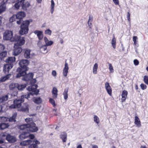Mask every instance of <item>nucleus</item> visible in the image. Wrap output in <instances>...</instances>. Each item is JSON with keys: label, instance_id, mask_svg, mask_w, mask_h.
Returning <instances> with one entry per match:
<instances>
[{"label": "nucleus", "instance_id": "obj_57", "mask_svg": "<svg viewBox=\"0 0 148 148\" xmlns=\"http://www.w3.org/2000/svg\"><path fill=\"white\" fill-rule=\"evenodd\" d=\"M19 20L18 21H17L16 23L18 25H20L21 23L24 21H23V20L22 19H18Z\"/></svg>", "mask_w": 148, "mask_h": 148}, {"label": "nucleus", "instance_id": "obj_37", "mask_svg": "<svg viewBox=\"0 0 148 148\" xmlns=\"http://www.w3.org/2000/svg\"><path fill=\"white\" fill-rule=\"evenodd\" d=\"M38 47H40V49L41 51H44L46 50L47 49V46H46L45 45L40 46L38 44Z\"/></svg>", "mask_w": 148, "mask_h": 148}, {"label": "nucleus", "instance_id": "obj_51", "mask_svg": "<svg viewBox=\"0 0 148 148\" xmlns=\"http://www.w3.org/2000/svg\"><path fill=\"white\" fill-rule=\"evenodd\" d=\"M5 47L3 45L0 44V52L3 51Z\"/></svg>", "mask_w": 148, "mask_h": 148}, {"label": "nucleus", "instance_id": "obj_54", "mask_svg": "<svg viewBox=\"0 0 148 148\" xmlns=\"http://www.w3.org/2000/svg\"><path fill=\"white\" fill-rule=\"evenodd\" d=\"M16 105L14 103L13 104H12L9 106V107L12 109H14L17 108V107H16Z\"/></svg>", "mask_w": 148, "mask_h": 148}, {"label": "nucleus", "instance_id": "obj_38", "mask_svg": "<svg viewBox=\"0 0 148 148\" xmlns=\"http://www.w3.org/2000/svg\"><path fill=\"white\" fill-rule=\"evenodd\" d=\"M21 37L17 35H15L14 37H12V41L17 42Z\"/></svg>", "mask_w": 148, "mask_h": 148}, {"label": "nucleus", "instance_id": "obj_49", "mask_svg": "<svg viewBox=\"0 0 148 148\" xmlns=\"http://www.w3.org/2000/svg\"><path fill=\"white\" fill-rule=\"evenodd\" d=\"M1 119L3 121H8V118L7 117L2 116L1 117Z\"/></svg>", "mask_w": 148, "mask_h": 148}, {"label": "nucleus", "instance_id": "obj_27", "mask_svg": "<svg viewBox=\"0 0 148 148\" xmlns=\"http://www.w3.org/2000/svg\"><path fill=\"white\" fill-rule=\"evenodd\" d=\"M32 143V140H28L22 141L20 143V145H21L25 146L31 144Z\"/></svg>", "mask_w": 148, "mask_h": 148}, {"label": "nucleus", "instance_id": "obj_31", "mask_svg": "<svg viewBox=\"0 0 148 148\" xmlns=\"http://www.w3.org/2000/svg\"><path fill=\"white\" fill-rule=\"evenodd\" d=\"M27 86L26 84H19L17 86V89L19 90H22L24 89Z\"/></svg>", "mask_w": 148, "mask_h": 148}, {"label": "nucleus", "instance_id": "obj_26", "mask_svg": "<svg viewBox=\"0 0 148 148\" xmlns=\"http://www.w3.org/2000/svg\"><path fill=\"white\" fill-rule=\"evenodd\" d=\"M6 75L1 77L0 78V82H3L5 81L7 79H8L10 78V76H11V74H6Z\"/></svg>", "mask_w": 148, "mask_h": 148}, {"label": "nucleus", "instance_id": "obj_23", "mask_svg": "<svg viewBox=\"0 0 148 148\" xmlns=\"http://www.w3.org/2000/svg\"><path fill=\"white\" fill-rule=\"evenodd\" d=\"M134 123L136 125L137 127H139L141 125L140 121L138 117L136 116L135 117Z\"/></svg>", "mask_w": 148, "mask_h": 148}, {"label": "nucleus", "instance_id": "obj_46", "mask_svg": "<svg viewBox=\"0 0 148 148\" xmlns=\"http://www.w3.org/2000/svg\"><path fill=\"white\" fill-rule=\"evenodd\" d=\"M53 42L52 41H48L46 43H45V45L46 46H51L53 44Z\"/></svg>", "mask_w": 148, "mask_h": 148}, {"label": "nucleus", "instance_id": "obj_24", "mask_svg": "<svg viewBox=\"0 0 148 148\" xmlns=\"http://www.w3.org/2000/svg\"><path fill=\"white\" fill-rule=\"evenodd\" d=\"M58 91L57 89L56 88L54 87L53 88L52 93L53 94V97L54 99H56L57 98Z\"/></svg>", "mask_w": 148, "mask_h": 148}, {"label": "nucleus", "instance_id": "obj_61", "mask_svg": "<svg viewBox=\"0 0 148 148\" xmlns=\"http://www.w3.org/2000/svg\"><path fill=\"white\" fill-rule=\"evenodd\" d=\"M113 1L115 4L117 5L119 4V1L118 0H113Z\"/></svg>", "mask_w": 148, "mask_h": 148}, {"label": "nucleus", "instance_id": "obj_3", "mask_svg": "<svg viewBox=\"0 0 148 148\" xmlns=\"http://www.w3.org/2000/svg\"><path fill=\"white\" fill-rule=\"evenodd\" d=\"M30 3L27 1L26 0H21L18 2L14 5L15 7L18 9L21 8V9L25 11L27 10V8L30 6Z\"/></svg>", "mask_w": 148, "mask_h": 148}, {"label": "nucleus", "instance_id": "obj_36", "mask_svg": "<svg viewBox=\"0 0 148 148\" xmlns=\"http://www.w3.org/2000/svg\"><path fill=\"white\" fill-rule=\"evenodd\" d=\"M51 12L52 14H53L54 11V7L55 6V3L53 0H51Z\"/></svg>", "mask_w": 148, "mask_h": 148}, {"label": "nucleus", "instance_id": "obj_47", "mask_svg": "<svg viewBox=\"0 0 148 148\" xmlns=\"http://www.w3.org/2000/svg\"><path fill=\"white\" fill-rule=\"evenodd\" d=\"M49 102H50L53 106H55V101L52 99L50 98L49 99Z\"/></svg>", "mask_w": 148, "mask_h": 148}, {"label": "nucleus", "instance_id": "obj_22", "mask_svg": "<svg viewBox=\"0 0 148 148\" xmlns=\"http://www.w3.org/2000/svg\"><path fill=\"white\" fill-rule=\"evenodd\" d=\"M18 85V83H12L10 84L9 86V89L10 90L17 89V86Z\"/></svg>", "mask_w": 148, "mask_h": 148}, {"label": "nucleus", "instance_id": "obj_39", "mask_svg": "<svg viewBox=\"0 0 148 148\" xmlns=\"http://www.w3.org/2000/svg\"><path fill=\"white\" fill-rule=\"evenodd\" d=\"M6 7L5 6L2 4L0 5V14L2 12L5 11V10Z\"/></svg>", "mask_w": 148, "mask_h": 148}, {"label": "nucleus", "instance_id": "obj_16", "mask_svg": "<svg viewBox=\"0 0 148 148\" xmlns=\"http://www.w3.org/2000/svg\"><path fill=\"white\" fill-rule=\"evenodd\" d=\"M60 138L62 140L63 143L65 142L67 140V134L65 132H61L60 135Z\"/></svg>", "mask_w": 148, "mask_h": 148}, {"label": "nucleus", "instance_id": "obj_6", "mask_svg": "<svg viewBox=\"0 0 148 148\" xmlns=\"http://www.w3.org/2000/svg\"><path fill=\"white\" fill-rule=\"evenodd\" d=\"M34 75V74L33 73H29L27 74L26 73L25 75L22 76H23L22 79L26 81H30L31 83H35L36 82V79L32 80Z\"/></svg>", "mask_w": 148, "mask_h": 148}, {"label": "nucleus", "instance_id": "obj_35", "mask_svg": "<svg viewBox=\"0 0 148 148\" xmlns=\"http://www.w3.org/2000/svg\"><path fill=\"white\" fill-rule=\"evenodd\" d=\"M68 89H65L63 93V95H64V99L65 100H66L68 97Z\"/></svg>", "mask_w": 148, "mask_h": 148}, {"label": "nucleus", "instance_id": "obj_10", "mask_svg": "<svg viewBox=\"0 0 148 148\" xmlns=\"http://www.w3.org/2000/svg\"><path fill=\"white\" fill-rule=\"evenodd\" d=\"M29 132L27 130L22 132L20 131L21 134L19 136V138L21 140H23L28 137Z\"/></svg>", "mask_w": 148, "mask_h": 148}, {"label": "nucleus", "instance_id": "obj_32", "mask_svg": "<svg viewBox=\"0 0 148 148\" xmlns=\"http://www.w3.org/2000/svg\"><path fill=\"white\" fill-rule=\"evenodd\" d=\"M33 101L35 103L39 104L41 103L42 99L40 97L34 98Z\"/></svg>", "mask_w": 148, "mask_h": 148}, {"label": "nucleus", "instance_id": "obj_5", "mask_svg": "<svg viewBox=\"0 0 148 148\" xmlns=\"http://www.w3.org/2000/svg\"><path fill=\"white\" fill-rule=\"evenodd\" d=\"M1 136L2 138L5 137L6 140L9 143H14L16 141V138L14 136H12L10 134L4 132L1 134Z\"/></svg>", "mask_w": 148, "mask_h": 148}, {"label": "nucleus", "instance_id": "obj_33", "mask_svg": "<svg viewBox=\"0 0 148 148\" xmlns=\"http://www.w3.org/2000/svg\"><path fill=\"white\" fill-rule=\"evenodd\" d=\"M7 55V52L6 51H3L0 52V59L2 60L3 58L5 57Z\"/></svg>", "mask_w": 148, "mask_h": 148}, {"label": "nucleus", "instance_id": "obj_34", "mask_svg": "<svg viewBox=\"0 0 148 148\" xmlns=\"http://www.w3.org/2000/svg\"><path fill=\"white\" fill-rule=\"evenodd\" d=\"M98 68V64L96 63L94 65L93 69V73L96 74L97 73V70Z\"/></svg>", "mask_w": 148, "mask_h": 148}, {"label": "nucleus", "instance_id": "obj_45", "mask_svg": "<svg viewBox=\"0 0 148 148\" xmlns=\"http://www.w3.org/2000/svg\"><path fill=\"white\" fill-rule=\"evenodd\" d=\"M109 69L110 70V72L112 73L114 72V69L112 64L110 63H109Z\"/></svg>", "mask_w": 148, "mask_h": 148}, {"label": "nucleus", "instance_id": "obj_18", "mask_svg": "<svg viewBox=\"0 0 148 148\" xmlns=\"http://www.w3.org/2000/svg\"><path fill=\"white\" fill-rule=\"evenodd\" d=\"M69 67L68 64L65 63L64 65V67L63 71V74L64 77H66L68 73Z\"/></svg>", "mask_w": 148, "mask_h": 148}, {"label": "nucleus", "instance_id": "obj_63", "mask_svg": "<svg viewBox=\"0 0 148 148\" xmlns=\"http://www.w3.org/2000/svg\"><path fill=\"white\" fill-rule=\"evenodd\" d=\"M8 1V0H3V1L1 3V4L5 5V4Z\"/></svg>", "mask_w": 148, "mask_h": 148}, {"label": "nucleus", "instance_id": "obj_56", "mask_svg": "<svg viewBox=\"0 0 148 148\" xmlns=\"http://www.w3.org/2000/svg\"><path fill=\"white\" fill-rule=\"evenodd\" d=\"M134 64L136 65H138L139 63L137 59H135L134 60Z\"/></svg>", "mask_w": 148, "mask_h": 148}, {"label": "nucleus", "instance_id": "obj_28", "mask_svg": "<svg viewBox=\"0 0 148 148\" xmlns=\"http://www.w3.org/2000/svg\"><path fill=\"white\" fill-rule=\"evenodd\" d=\"M27 127H28L27 124L21 125L19 126L18 128L20 130V132L21 131L22 132L25 131V130H27Z\"/></svg>", "mask_w": 148, "mask_h": 148}, {"label": "nucleus", "instance_id": "obj_1", "mask_svg": "<svg viewBox=\"0 0 148 148\" xmlns=\"http://www.w3.org/2000/svg\"><path fill=\"white\" fill-rule=\"evenodd\" d=\"M38 87V85L36 84L29 86L27 88V90L28 91L27 94L23 95L21 96V98L14 100V103L16 105L17 108L21 107V103L24 101L25 99H28L30 97V95H38L39 92V90L37 89Z\"/></svg>", "mask_w": 148, "mask_h": 148}, {"label": "nucleus", "instance_id": "obj_25", "mask_svg": "<svg viewBox=\"0 0 148 148\" xmlns=\"http://www.w3.org/2000/svg\"><path fill=\"white\" fill-rule=\"evenodd\" d=\"M8 98V95H6L0 97V103L3 102L5 101H7Z\"/></svg>", "mask_w": 148, "mask_h": 148}, {"label": "nucleus", "instance_id": "obj_14", "mask_svg": "<svg viewBox=\"0 0 148 148\" xmlns=\"http://www.w3.org/2000/svg\"><path fill=\"white\" fill-rule=\"evenodd\" d=\"M25 40L24 37H21L19 40L17 42V43H15L14 44L18 45V46L21 47L25 43Z\"/></svg>", "mask_w": 148, "mask_h": 148}, {"label": "nucleus", "instance_id": "obj_29", "mask_svg": "<svg viewBox=\"0 0 148 148\" xmlns=\"http://www.w3.org/2000/svg\"><path fill=\"white\" fill-rule=\"evenodd\" d=\"M16 116V114H14L12 117H10V118H8V121L11 122H16V121L15 119Z\"/></svg>", "mask_w": 148, "mask_h": 148}, {"label": "nucleus", "instance_id": "obj_2", "mask_svg": "<svg viewBox=\"0 0 148 148\" xmlns=\"http://www.w3.org/2000/svg\"><path fill=\"white\" fill-rule=\"evenodd\" d=\"M29 64V61L27 60L23 59L20 61L19 63L20 67L16 70L18 73L16 76V78H19L26 74V71L28 69L27 66Z\"/></svg>", "mask_w": 148, "mask_h": 148}, {"label": "nucleus", "instance_id": "obj_42", "mask_svg": "<svg viewBox=\"0 0 148 148\" xmlns=\"http://www.w3.org/2000/svg\"><path fill=\"white\" fill-rule=\"evenodd\" d=\"M16 18V16L15 14L13 15L10 18V22H12L15 20V19Z\"/></svg>", "mask_w": 148, "mask_h": 148}, {"label": "nucleus", "instance_id": "obj_41", "mask_svg": "<svg viewBox=\"0 0 148 148\" xmlns=\"http://www.w3.org/2000/svg\"><path fill=\"white\" fill-rule=\"evenodd\" d=\"M94 121L97 123L98 124L99 123L100 121L99 118L96 115H95L94 117Z\"/></svg>", "mask_w": 148, "mask_h": 148}, {"label": "nucleus", "instance_id": "obj_8", "mask_svg": "<svg viewBox=\"0 0 148 148\" xmlns=\"http://www.w3.org/2000/svg\"><path fill=\"white\" fill-rule=\"evenodd\" d=\"M12 32L9 30L6 31L3 34V39L4 40H12Z\"/></svg>", "mask_w": 148, "mask_h": 148}, {"label": "nucleus", "instance_id": "obj_30", "mask_svg": "<svg viewBox=\"0 0 148 148\" xmlns=\"http://www.w3.org/2000/svg\"><path fill=\"white\" fill-rule=\"evenodd\" d=\"M9 126L8 123H2L0 124V129L4 130L8 128Z\"/></svg>", "mask_w": 148, "mask_h": 148}, {"label": "nucleus", "instance_id": "obj_15", "mask_svg": "<svg viewBox=\"0 0 148 148\" xmlns=\"http://www.w3.org/2000/svg\"><path fill=\"white\" fill-rule=\"evenodd\" d=\"M31 50L28 49H23V52L24 53V56L25 58L29 59L30 58V53Z\"/></svg>", "mask_w": 148, "mask_h": 148}, {"label": "nucleus", "instance_id": "obj_62", "mask_svg": "<svg viewBox=\"0 0 148 148\" xmlns=\"http://www.w3.org/2000/svg\"><path fill=\"white\" fill-rule=\"evenodd\" d=\"M35 143H32V144H34V145L35 144L36 145H37L39 144L40 143V142L38 140H36L35 141Z\"/></svg>", "mask_w": 148, "mask_h": 148}, {"label": "nucleus", "instance_id": "obj_44", "mask_svg": "<svg viewBox=\"0 0 148 148\" xmlns=\"http://www.w3.org/2000/svg\"><path fill=\"white\" fill-rule=\"evenodd\" d=\"M143 80L146 84H148V76L145 75L143 77Z\"/></svg>", "mask_w": 148, "mask_h": 148}, {"label": "nucleus", "instance_id": "obj_40", "mask_svg": "<svg viewBox=\"0 0 148 148\" xmlns=\"http://www.w3.org/2000/svg\"><path fill=\"white\" fill-rule=\"evenodd\" d=\"M111 44L113 48L115 49L116 47V39L114 37L112 40Z\"/></svg>", "mask_w": 148, "mask_h": 148}, {"label": "nucleus", "instance_id": "obj_12", "mask_svg": "<svg viewBox=\"0 0 148 148\" xmlns=\"http://www.w3.org/2000/svg\"><path fill=\"white\" fill-rule=\"evenodd\" d=\"M29 106L27 103H25L24 105L21 107L20 111L25 112H29Z\"/></svg>", "mask_w": 148, "mask_h": 148}, {"label": "nucleus", "instance_id": "obj_4", "mask_svg": "<svg viewBox=\"0 0 148 148\" xmlns=\"http://www.w3.org/2000/svg\"><path fill=\"white\" fill-rule=\"evenodd\" d=\"M30 22L28 20H25L23 22L20 26V29L19 31V34L21 35L26 34L28 33V27Z\"/></svg>", "mask_w": 148, "mask_h": 148}, {"label": "nucleus", "instance_id": "obj_60", "mask_svg": "<svg viewBox=\"0 0 148 148\" xmlns=\"http://www.w3.org/2000/svg\"><path fill=\"white\" fill-rule=\"evenodd\" d=\"M93 17L91 16L90 15L89 16V18L88 20V22L89 23L90 22H92L93 20Z\"/></svg>", "mask_w": 148, "mask_h": 148}, {"label": "nucleus", "instance_id": "obj_55", "mask_svg": "<svg viewBox=\"0 0 148 148\" xmlns=\"http://www.w3.org/2000/svg\"><path fill=\"white\" fill-rule=\"evenodd\" d=\"M30 132H29V135L28 137H29V138L31 139H33L34 138L35 136L33 134H30Z\"/></svg>", "mask_w": 148, "mask_h": 148}, {"label": "nucleus", "instance_id": "obj_52", "mask_svg": "<svg viewBox=\"0 0 148 148\" xmlns=\"http://www.w3.org/2000/svg\"><path fill=\"white\" fill-rule=\"evenodd\" d=\"M38 146L35 144H31L29 147V148H38Z\"/></svg>", "mask_w": 148, "mask_h": 148}, {"label": "nucleus", "instance_id": "obj_64", "mask_svg": "<svg viewBox=\"0 0 148 148\" xmlns=\"http://www.w3.org/2000/svg\"><path fill=\"white\" fill-rule=\"evenodd\" d=\"M44 40L45 43H46L47 42L49 41L48 39L46 37H45L44 38Z\"/></svg>", "mask_w": 148, "mask_h": 148}, {"label": "nucleus", "instance_id": "obj_58", "mask_svg": "<svg viewBox=\"0 0 148 148\" xmlns=\"http://www.w3.org/2000/svg\"><path fill=\"white\" fill-rule=\"evenodd\" d=\"M51 74L54 77L56 76V72L55 70H53L52 71Z\"/></svg>", "mask_w": 148, "mask_h": 148}, {"label": "nucleus", "instance_id": "obj_59", "mask_svg": "<svg viewBox=\"0 0 148 148\" xmlns=\"http://www.w3.org/2000/svg\"><path fill=\"white\" fill-rule=\"evenodd\" d=\"M138 39L137 36H134L133 38V40L134 43H135V42H136V40Z\"/></svg>", "mask_w": 148, "mask_h": 148}, {"label": "nucleus", "instance_id": "obj_20", "mask_svg": "<svg viewBox=\"0 0 148 148\" xmlns=\"http://www.w3.org/2000/svg\"><path fill=\"white\" fill-rule=\"evenodd\" d=\"M15 60V58L14 57H9L5 60V62L8 64H13V63Z\"/></svg>", "mask_w": 148, "mask_h": 148}, {"label": "nucleus", "instance_id": "obj_11", "mask_svg": "<svg viewBox=\"0 0 148 148\" xmlns=\"http://www.w3.org/2000/svg\"><path fill=\"white\" fill-rule=\"evenodd\" d=\"M13 64H6L4 65L3 71L5 74H9L10 70L13 67Z\"/></svg>", "mask_w": 148, "mask_h": 148}, {"label": "nucleus", "instance_id": "obj_53", "mask_svg": "<svg viewBox=\"0 0 148 148\" xmlns=\"http://www.w3.org/2000/svg\"><path fill=\"white\" fill-rule=\"evenodd\" d=\"M127 18L129 22L130 21V12H128L127 14Z\"/></svg>", "mask_w": 148, "mask_h": 148}, {"label": "nucleus", "instance_id": "obj_21", "mask_svg": "<svg viewBox=\"0 0 148 148\" xmlns=\"http://www.w3.org/2000/svg\"><path fill=\"white\" fill-rule=\"evenodd\" d=\"M127 92L126 90H124L123 91L121 95V101L122 102H124L125 101L127 97Z\"/></svg>", "mask_w": 148, "mask_h": 148}, {"label": "nucleus", "instance_id": "obj_50", "mask_svg": "<svg viewBox=\"0 0 148 148\" xmlns=\"http://www.w3.org/2000/svg\"><path fill=\"white\" fill-rule=\"evenodd\" d=\"M18 92L17 91V89H16V90L12 92L11 95L12 96L15 97L17 95Z\"/></svg>", "mask_w": 148, "mask_h": 148}, {"label": "nucleus", "instance_id": "obj_9", "mask_svg": "<svg viewBox=\"0 0 148 148\" xmlns=\"http://www.w3.org/2000/svg\"><path fill=\"white\" fill-rule=\"evenodd\" d=\"M14 49L13 51V54L15 56L18 55L21 53L23 51V49L21 47L16 45H14Z\"/></svg>", "mask_w": 148, "mask_h": 148}, {"label": "nucleus", "instance_id": "obj_7", "mask_svg": "<svg viewBox=\"0 0 148 148\" xmlns=\"http://www.w3.org/2000/svg\"><path fill=\"white\" fill-rule=\"evenodd\" d=\"M28 127L27 129L29 132H35L38 130V127L36 126L35 124L32 121L27 124Z\"/></svg>", "mask_w": 148, "mask_h": 148}, {"label": "nucleus", "instance_id": "obj_43", "mask_svg": "<svg viewBox=\"0 0 148 148\" xmlns=\"http://www.w3.org/2000/svg\"><path fill=\"white\" fill-rule=\"evenodd\" d=\"M52 33V31L49 29H48L45 30V33L46 34H47L49 35H51Z\"/></svg>", "mask_w": 148, "mask_h": 148}, {"label": "nucleus", "instance_id": "obj_19", "mask_svg": "<svg viewBox=\"0 0 148 148\" xmlns=\"http://www.w3.org/2000/svg\"><path fill=\"white\" fill-rule=\"evenodd\" d=\"M34 33L37 35L39 40H41L42 39L43 37L42 32L40 31L36 30L34 31Z\"/></svg>", "mask_w": 148, "mask_h": 148}, {"label": "nucleus", "instance_id": "obj_13", "mask_svg": "<svg viewBox=\"0 0 148 148\" xmlns=\"http://www.w3.org/2000/svg\"><path fill=\"white\" fill-rule=\"evenodd\" d=\"M17 19H22L25 16L26 13L23 11L18 12L16 14H15Z\"/></svg>", "mask_w": 148, "mask_h": 148}, {"label": "nucleus", "instance_id": "obj_17", "mask_svg": "<svg viewBox=\"0 0 148 148\" xmlns=\"http://www.w3.org/2000/svg\"><path fill=\"white\" fill-rule=\"evenodd\" d=\"M105 87L108 93L110 95H111L112 94V89L108 82H106L105 83Z\"/></svg>", "mask_w": 148, "mask_h": 148}, {"label": "nucleus", "instance_id": "obj_48", "mask_svg": "<svg viewBox=\"0 0 148 148\" xmlns=\"http://www.w3.org/2000/svg\"><path fill=\"white\" fill-rule=\"evenodd\" d=\"M140 87L143 90H144L146 89L147 88V86L146 85L143 84H141L140 85Z\"/></svg>", "mask_w": 148, "mask_h": 148}]
</instances>
